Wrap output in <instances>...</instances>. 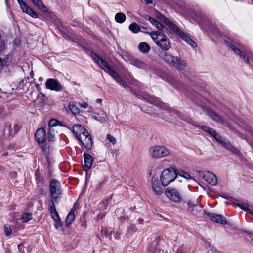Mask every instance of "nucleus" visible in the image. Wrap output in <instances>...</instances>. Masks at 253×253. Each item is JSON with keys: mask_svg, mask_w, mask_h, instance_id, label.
Returning a JSON list of instances; mask_svg holds the SVG:
<instances>
[{"mask_svg": "<svg viewBox=\"0 0 253 253\" xmlns=\"http://www.w3.org/2000/svg\"><path fill=\"white\" fill-rule=\"evenodd\" d=\"M201 128H202V129L203 131H205V132H206L207 133H208V131H209L210 130V128H211L210 127H208V126H201Z\"/></svg>", "mask_w": 253, "mask_h": 253, "instance_id": "4d7b16f0", "label": "nucleus"}, {"mask_svg": "<svg viewBox=\"0 0 253 253\" xmlns=\"http://www.w3.org/2000/svg\"><path fill=\"white\" fill-rule=\"evenodd\" d=\"M33 4L36 6V7H39L40 3V2H42V1L41 0H30Z\"/></svg>", "mask_w": 253, "mask_h": 253, "instance_id": "5fc2aeb1", "label": "nucleus"}, {"mask_svg": "<svg viewBox=\"0 0 253 253\" xmlns=\"http://www.w3.org/2000/svg\"><path fill=\"white\" fill-rule=\"evenodd\" d=\"M200 176L208 184L215 186L217 183V178L215 175L208 171H201Z\"/></svg>", "mask_w": 253, "mask_h": 253, "instance_id": "6e6552de", "label": "nucleus"}, {"mask_svg": "<svg viewBox=\"0 0 253 253\" xmlns=\"http://www.w3.org/2000/svg\"><path fill=\"white\" fill-rule=\"evenodd\" d=\"M18 249L19 253H24V246L23 244H20L18 245Z\"/></svg>", "mask_w": 253, "mask_h": 253, "instance_id": "864d4df0", "label": "nucleus"}, {"mask_svg": "<svg viewBox=\"0 0 253 253\" xmlns=\"http://www.w3.org/2000/svg\"><path fill=\"white\" fill-rule=\"evenodd\" d=\"M117 81L124 87L127 88L129 87L127 84L125 82V81L120 77V76L118 78Z\"/></svg>", "mask_w": 253, "mask_h": 253, "instance_id": "09e8293b", "label": "nucleus"}, {"mask_svg": "<svg viewBox=\"0 0 253 253\" xmlns=\"http://www.w3.org/2000/svg\"><path fill=\"white\" fill-rule=\"evenodd\" d=\"M45 87L46 89L56 92H60L63 91L64 87L57 80L49 78L45 82Z\"/></svg>", "mask_w": 253, "mask_h": 253, "instance_id": "0eeeda50", "label": "nucleus"}, {"mask_svg": "<svg viewBox=\"0 0 253 253\" xmlns=\"http://www.w3.org/2000/svg\"><path fill=\"white\" fill-rule=\"evenodd\" d=\"M48 210L50 212V215L54 221L59 220L60 218L59 215L56 210L55 203L49 202Z\"/></svg>", "mask_w": 253, "mask_h": 253, "instance_id": "a211bd4d", "label": "nucleus"}, {"mask_svg": "<svg viewBox=\"0 0 253 253\" xmlns=\"http://www.w3.org/2000/svg\"><path fill=\"white\" fill-rule=\"evenodd\" d=\"M106 215V213L105 212H100L98 216H97V218L98 219H102L104 217H105V216Z\"/></svg>", "mask_w": 253, "mask_h": 253, "instance_id": "13d9d810", "label": "nucleus"}, {"mask_svg": "<svg viewBox=\"0 0 253 253\" xmlns=\"http://www.w3.org/2000/svg\"><path fill=\"white\" fill-rule=\"evenodd\" d=\"M84 170L88 171L91 167L93 164L92 157L88 154H84Z\"/></svg>", "mask_w": 253, "mask_h": 253, "instance_id": "6ab92c4d", "label": "nucleus"}, {"mask_svg": "<svg viewBox=\"0 0 253 253\" xmlns=\"http://www.w3.org/2000/svg\"><path fill=\"white\" fill-rule=\"evenodd\" d=\"M54 222V227L56 229H58L59 227L62 226V222L60 219H59V220H55Z\"/></svg>", "mask_w": 253, "mask_h": 253, "instance_id": "603ef678", "label": "nucleus"}, {"mask_svg": "<svg viewBox=\"0 0 253 253\" xmlns=\"http://www.w3.org/2000/svg\"><path fill=\"white\" fill-rule=\"evenodd\" d=\"M149 154L153 158L160 159L169 156L170 151L164 146L154 145L150 148Z\"/></svg>", "mask_w": 253, "mask_h": 253, "instance_id": "39448f33", "label": "nucleus"}, {"mask_svg": "<svg viewBox=\"0 0 253 253\" xmlns=\"http://www.w3.org/2000/svg\"><path fill=\"white\" fill-rule=\"evenodd\" d=\"M84 137V141L81 139V141H80L82 145H83L85 148L86 149H90L91 148L93 144V142L92 140L91 136L90 135L89 132L88 133H85L82 136Z\"/></svg>", "mask_w": 253, "mask_h": 253, "instance_id": "4468645a", "label": "nucleus"}, {"mask_svg": "<svg viewBox=\"0 0 253 253\" xmlns=\"http://www.w3.org/2000/svg\"><path fill=\"white\" fill-rule=\"evenodd\" d=\"M137 230V228L136 226L134 224H131L130 225L128 229V233L131 234L134 232H135Z\"/></svg>", "mask_w": 253, "mask_h": 253, "instance_id": "de8ad7c7", "label": "nucleus"}, {"mask_svg": "<svg viewBox=\"0 0 253 253\" xmlns=\"http://www.w3.org/2000/svg\"><path fill=\"white\" fill-rule=\"evenodd\" d=\"M1 61L2 63V68L4 66H7L8 65L10 61H9V57L7 56L6 58H4L3 59H2L1 58Z\"/></svg>", "mask_w": 253, "mask_h": 253, "instance_id": "3c124183", "label": "nucleus"}, {"mask_svg": "<svg viewBox=\"0 0 253 253\" xmlns=\"http://www.w3.org/2000/svg\"><path fill=\"white\" fill-rule=\"evenodd\" d=\"M32 218V214L31 213H24L22 216V219L23 222H27Z\"/></svg>", "mask_w": 253, "mask_h": 253, "instance_id": "37998d69", "label": "nucleus"}, {"mask_svg": "<svg viewBox=\"0 0 253 253\" xmlns=\"http://www.w3.org/2000/svg\"><path fill=\"white\" fill-rule=\"evenodd\" d=\"M161 54L163 55L161 57L163 60L168 65L172 66L174 60H175V57L166 52L162 53Z\"/></svg>", "mask_w": 253, "mask_h": 253, "instance_id": "412c9836", "label": "nucleus"}, {"mask_svg": "<svg viewBox=\"0 0 253 253\" xmlns=\"http://www.w3.org/2000/svg\"><path fill=\"white\" fill-rule=\"evenodd\" d=\"M20 8L23 12L28 14L32 18H38V14L35 12L31 7H30L26 3L20 6Z\"/></svg>", "mask_w": 253, "mask_h": 253, "instance_id": "dca6fc26", "label": "nucleus"}, {"mask_svg": "<svg viewBox=\"0 0 253 253\" xmlns=\"http://www.w3.org/2000/svg\"><path fill=\"white\" fill-rule=\"evenodd\" d=\"M75 209L73 208L70 211L69 214H68L66 219V225H70L72 222L75 219Z\"/></svg>", "mask_w": 253, "mask_h": 253, "instance_id": "393cba45", "label": "nucleus"}, {"mask_svg": "<svg viewBox=\"0 0 253 253\" xmlns=\"http://www.w3.org/2000/svg\"><path fill=\"white\" fill-rule=\"evenodd\" d=\"M244 232L246 233H247V234L250 235V238H251V240L253 242V232H252V231H245Z\"/></svg>", "mask_w": 253, "mask_h": 253, "instance_id": "052dcab7", "label": "nucleus"}, {"mask_svg": "<svg viewBox=\"0 0 253 253\" xmlns=\"http://www.w3.org/2000/svg\"><path fill=\"white\" fill-rule=\"evenodd\" d=\"M129 60L131 64L139 68L146 69L148 68V65L147 64L136 58L130 56Z\"/></svg>", "mask_w": 253, "mask_h": 253, "instance_id": "f8f14e48", "label": "nucleus"}, {"mask_svg": "<svg viewBox=\"0 0 253 253\" xmlns=\"http://www.w3.org/2000/svg\"><path fill=\"white\" fill-rule=\"evenodd\" d=\"M206 215L213 222L220 223L222 225H224L227 223L225 217L222 215L209 212L206 213Z\"/></svg>", "mask_w": 253, "mask_h": 253, "instance_id": "9b49d317", "label": "nucleus"}, {"mask_svg": "<svg viewBox=\"0 0 253 253\" xmlns=\"http://www.w3.org/2000/svg\"><path fill=\"white\" fill-rule=\"evenodd\" d=\"M129 30L134 33H137L140 30V27L135 22H133L129 26Z\"/></svg>", "mask_w": 253, "mask_h": 253, "instance_id": "c9c22d12", "label": "nucleus"}, {"mask_svg": "<svg viewBox=\"0 0 253 253\" xmlns=\"http://www.w3.org/2000/svg\"><path fill=\"white\" fill-rule=\"evenodd\" d=\"M80 106L83 108H86L88 105L87 103H79Z\"/></svg>", "mask_w": 253, "mask_h": 253, "instance_id": "680f3d73", "label": "nucleus"}, {"mask_svg": "<svg viewBox=\"0 0 253 253\" xmlns=\"http://www.w3.org/2000/svg\"><path fill=\"white\" fill-rule=\"evenodd\" d=\"M165 194L168 198L175 202H178L181 200V195L176 189L168 188L166 190Z\"/></svg>", "mask_w": 253, "mask_h": 253, "instance_id": "1a4fd4ad", "label": "nucleus"}, {"mask_svg": "<svg viewBox=\"0 0 253 253\" xmlns=\"http://www.w3.org/2000/svg\"><path fill=\"white\" fill-rule=\"evenodd\" d=\"M217 132L214 130L213 129V128H211L210 130L209 131H208V133L211 135V136H212V137L214 136V135Z\"/></svg>", "mask_w": 253, "mask_h": 253, "instance_id": "6e6d98bb", "label": "nucleus"}, {"mask_svg": "<svg viewBox=\"0 0 253 253\" xmlns=\"http://www.w3.org/2000/svg\"><path fill=\"white\" fill-rule=\"evenodd\" d=\"M187 210L190 212H193L195 208L198 209V206L196 204H194L191 201H188L187 202Z\"/></svg>", "mask_w": 253, "mask_h": 253, "instance_id": "58836bf2", "label": "nucleus"}, {"mask_svg": "<svg viewBox=\"0 0 253 253\" xmlns=\"http://www.w3.org/2000/svg\"><path fill=\"white\" fill-rule=\"evenodd\" d=\"M5 48V43L3 42H0V52L2 51Z\"/></svg>", "mask_w": 253, "mask_h": 253, "instance_id": "bf43d9fd", "label": "nucleus"}, {"mask_svg": "<svg viewBox=\"0 0 253 253\" xmlns=\"http://www.w3.org/2000/svg\"><path fill=\"white\" fill-rule=\"evenodd\" d=\"M221 197L224 198L225 199H229V198H230V197L226 194H223L221 196Z\"/></svg>", "mask_w": 253, "mask_h": 253, "instance_id": "0e129e2a", "label": "nucleus"}, {"mask_svg": "<svg viewBox=\"0 0 253 253\" xmlns=\"http://www.w3.org/2000/svg\"><path fill=\"white\" fill-rule=\"evenodd\" d=\"M72 131L79 141H81L83 139L82 136L84 134L88 133L87 130L81 125H74Z\"/></svg>", "mask_w": 253, "mask_h": 253, "instance_id": "9d476101", "label": "nucleus"}, {"mask_svg": "<svg viewBox=\"0 0 253 253\" xmlns=\"http://www.w3.org/2000/svg\"><path fill=\"white\" fill-rule=\"evenodd\" d=\"M158 241L155 240V241L152 243L149 248L148 251L150 253H158L160 251V249L158 246Z\"/></svg>", "mask_w": 253, "mask_h": 253, "instance_id": "cd10ccee", "label": "nucleus"}, {"mask_svg": "<svg viewBox=\"0 0 253 253\" xmlns=\"http://www.w3.org/2000/svg\"><path fill=\"white\" fill-rule=\"evenodd\" d=\"M38 143L41 146L42 151L45 152L47 149L46 141V132L44 128H41L36 130L35 134Z\"/></svg>", "mask_w": 253, "mask_h": 253, "instance_id": "423d86ee", "label": "nucleus"}, {"mask_svg": "<svg viewBox=\"0 0 253 253\" xmlns=\"http://www.w3.org/2000/svg\"><path fill=\"white\" fill-rule=\"evenodd\" d=\"M126 18L125 14L121 12L117 13L115 17L116 21L119 23H123L125 21Z\"/></svg>", "mask_w": 253, "mask_h": 253, "instance_id": "473e14b6", "label": "nucleus"}, {"mask_svg": "<svg viewBox=\"0 0 253 253\" xmlns=\"http://www.w3.org/2000/svg\"><path fill=\"white\" fill-rule=\"evenodd\" d=\"M18 4L20 5V6L22 5H23L25 2L23 1L22 0H17Z\"/></svg>", "mask_w": 253, "mask_h": 253, "instance_id": "e2e57ef3", "label": "nucleus"}, {"mask_svg": "<svg viewBox=\"0 0 253 253\" xmlns=\"http://www.w3.org/2000/svg\"><path fill=\"white\" fill-rule=\"evenodd\" d=\"M138 222L140 224H143V220L142 218H139L138 220Z\"/></svg>", "mask_w": 253, "mask_h": 253, "instance_id": "774afa93", "label": "nucleus"}, {"mask_svg": "<svg viewBox=\"0 0 253 253\" xmlns=\"http://www.w3.org/2000/svg\"><path fill=\"white\" fill-rule=\"evenodd\" d=\"M198 209L195 208L192 212V214L196 216H200L203 213V212L205 213V214L207 213L203 209H202V207L198 206Z\"/></svg>", "mask_w": 253, "mask_h": 253, "instance_id": "e433bc0d", "label": "nucleus"}, {"mask_svg": "<svg viewBox=\"0 0 253 253\" xmlns=\"http://www.w3.org/2000/svg\"><path fill=\"white\" fill-rule=\"evenodd\" d=\"M222 146L234 154L238 155L240 153V151L234 147L229 141H225Z\"/></svg>", "mask_w": 253, "mask_h": 253, "instance_id": "b1692460", "label": "nucleus"}, {"mask_svg": "<svg viewBox=\"0 0 253 253\" xmlns=\"http://www.w3.org/2000/svg\"><path fill=\"white\" fill-rule=\"evenodd\" d=\"M5 234L7 236H9L11 234V229L9 226L5 225L4 227Z\"/></svg>", "mask_w": 253, "mask_h": 253, "instance_id": "49530a36", "label": "nucleus"}, {"mask_svg": "<svg viewBox=\"0 0 253 253\" xmlns=\"http://www.w3.org/2000/svg\"><path fill=\"white\" fill-rule=\"evenodd\" d=\"M176 178V169L170 167L164 169L161 175V184L164 186L168 185Z\"/></svg>", "mask_w": 253, "mask_h": 253, "instance_id": "20e7f679", "label": "nucleus"}, {"mask_svg": "<svg viewBox=\"0 0 253 253\" xmlns=\"http://www.w3.org/2000/svg\"><path fill=\"white\" fill-rule=\"evenodd\" d=\"M49 126L53 127L56 126H66V125H63V123L56 119H52L50 120L48 124Z\"/></svg>", "mask_w": 253, "mask_h": 253, "instance_id": "f704fd0d", "label": "nucleus"}, {"mask_svg": "<svg viewBox=\"0 0 253 253\" xmlns=\"http://www.w3.org/2000/svg\"><path fill=\"white\" fill-rule=\"evenodd\" d=\"M54 130H52L50 127L49 130L48 131V136H47V140L49 141H54Z\"/></svg>", "mask_w": 253, "mask_h": 253, "instance_id": "79ce46f5", "label": "nucleus"}, {"mask_svg": "<svg viewBox=\"0 0 253 253\" xmlns=\"http://www.w3.org/2000/svg\"><path fill=\"white\" fill-rule=\"evenodd\" d=\"M209 246L211 248V250L215 253V250L216 249L213 246H211L210 244L209 245Z\"/></svg>", "mask_w": 253, "mask_h": 253, "instance_id": "69168bd1", "label": "nucleus"}, {"mask_svg": "<svg viewBox=\"0 0 253 253\" xmlns=\"http://www.w3.org/2000/svg\"><path fill=\"white\" fill-rule=\"evenodd\" d=\"M107 139L109 142L112 143L113 144H115L116 143V140L115 138L110 134L107 135Z\"/></svg>", "mask_w": 253, "mask_h": 253, "instance_id": "8fccbe9b", "label": "nucleus"}, {"mask_svg": "<svg viewBox=\"0 0 253 253\" xmlns=\"http://www.w3.org/2000/svg\"><path fill=\"white\" fill-rule=\"evenodd\" d=\"M158 18L160 21L167 25L173 33L184 40L185 42L187 44H189L192 47L196 48L197 47V44L195 42L192 40L186 33L180 30L169 19L161 14H159Z\"/></svg>", "mask_w": 253, "mask_h": 253, "instance_id": "f257e3e1", "label": "nucleus"}, {"mask_svg": "<svg viewBox=\"0 0 253 253\" xmlns=\"http://www.w3.org/2000/svg\"><path fill=\"white\" fill-rule=\"evenodd\" d=\"M152 186L155 193L157 195H160L163 193L162 187L158 179L154 177L152 178Z\"/></svg>", "mask_w": 253, "mask_h": 253, "instance_id": "2eb2a0df", "label": "nucleus"}, {"mask_svg": "<svg viewBox=\"0 0 253 253\" xmlns=\"http://www.w3.org/2000/svg\"><path fill=\"white\" fill-rule=\"evenodd\" d=\"M138 49L143 53H148L150 50V46L145 42H141L138 45Z\"/></svg>", "mask_w": 253, "mask_h": 253, "instance_id": "bb28decb", "label": "nucleus"}, {"mask_svg": "<svg viewBox=\"0 0 253 253\" xmlns=\"http://www.w3.org/2000/svg\"><path fill=\"white\" fill-rule=\"evenodd\" d=\"M206 114L211 117L214 121L219 123L221 124H224V121L223 119L211 109L207 108L206 110Z\"/></svg>", "mask_w": 253, "mask_h": 253, "instance_id": "ddd939ff", "label": "nucleus"}, {"mask_svg": "<svg viewBox=\"0 0 253 253\" xmlns=\"http://www.w3.org/2000/svg\"><path fill=\"white\" fill-rule=\"evenodd\" d=\"M51 200L49 202L58 203L62 195L61 183L56 179H53L49 184Z\"/></svg>", "mask_w": 253, "mask_h": 253, "instance_id": "7ed1b4c3", "label": "nucleus"}, {"mask_svg": "<svg viewBox=\"0 0 253 253\" xmlns=\"http://www.w3.org/2000/svg\"><path fill=\"white\" fill-rule=\"evenodd\" d=\"M40 4L39 7H37L38 9L41 10L42 12L48 14L49 16L52 18H54L56 17V16L48 10V8L42 2H42H40Z\"/></svg>", "mask_w": 253, "mask_h": 253, "instance_id": "a878e982", "label": "nucleus"}, {"mask_svg": "<svg viewBox=\"0 0 253 253\" xmlns=\"http://www.w3.org/2000/svg\"><path fill=\"white\" fill-rule=\"evenodd\" d=\"M148 20L150 21V22L152 23L154 26H155L157 29H158L161 33L165 32V31L166 32H167L168 29L166 27L164 26L158 21L149 16H148Z\"/></svg>", "mask_w": 253, "mask_h": 253, "instance_id": "f3484780", "label": "nucleus"}, {"mask_svg": "<svg viewBox=\"0 0 253 253\" xmlns=\"http://www.w3.org/2000/svg\"><path fill=\"white\" fill-rule=\"evenodd\" d=\"M35 87L36 88V89L38 90V91H40L41 90V88L40 86V85L39 84H37L36 85H35Z\"/></svg>", "mask_w": 253, "mask_h": 253, "instance_id": "338daca9", "label": "nucleus"}, {"mask_svg": "<svg viewBox=\"0 0 253 253\" xmlns=\"http://www.w3.org/2000/svg\"><path fill=\"white\" fill-rule=\"evenodd\" d=\"M68 108L73 114L75 115L78 114L80 112L79 108L73 102H71L69 103Z\"/></svg>", "mask_w": 253, "mask_h": 253, "instance_id": "7c9ffc66", "label": "nucleus"}, {"mask_svg": "<svg viewBox=\"0 0 253 253\" xmlns=\"http://www.w3.org/2000/svg\"><path fill=\"white\" fill-rule=\"evenodd\" d=\"M175 60L173 62L172 66L178 68L180 70H183L186 67V62L185 60H182L178 57H175Z\"/></svg>", "mask_w": 253, "mask_h": 253, "instance_id": "aec40b11", "label": "nucleus"}, {"mask_svg": "<svg viewBox=\"0 0 253 253\" xmlns=\"http://www.w3.org/2000/svg\"><path fill=\"white\" fill-rule=\"evenodd\" d=\"M213 137L216 140L217 142H218L221 145L225 141L224 139L222 138V137L220 136V135L218 133L216 132Z\"/></svg>", "mask_w": 253, "mask_h": 253, "instance_id": "a19ab883", "label": "nucleus"}, {"mask_svg": "<svg viewBox=\"0 0 253 253\" xmlns=\"http://www.w3.org/2000/svg\"><path fill=\"white\" fill-rule=\"evenodd\" d=\"M107 204H107V200L103 201L102 202H101L99 204L98 208L100 210H102L103 211H104L105 209H106L107 208V207L108 206Z\"/></svg>", "mask_w": 253, "mask_h": 253, "instance_id": "a18cd8bd", "label": "nucleus"}, {"mask_svg": "<svg viewBox=\"0 0 253 253\" xmlns=\"http://www.w3.org/2000/svg\"><path fill=\"white\" fill-rule=\"evenodd\" d=\"M90 56L93 59L95 62L98 64L99 67L101 69L102 67L104 66L105 65H106V62L103 60L102 58L100 57L97 54L93 52H91L90 53Z\"/></svg>", "mask_w": 253, "mask_h": 253, "instance_id": "4be33fe9", "label": "nucleus"}, {"mask_svg": "<svg viewBox=\"0 0 253 253\" xmlns=\"http://www.w3.org/2000/svg\"><path fill=\"white\" fill-rule=\"evenodd\" d=\"M176 177L177 175H179L182 177L185 178L186 179H192V177L190 175V174L182 170H177L176 169Z\"/></svg>", "mask_w": 253, "mask_h": 253, "instance_id": "c756f323", "label": "nucleus"}, {"mask_svg": "<svg viewBox=\"0 0 253 253\" xmlns=\"http://www.w3.org/2000/svg\"><path fill=\"white\" fill-rule=\"evenodd\" d=\"M179 117L183 120L193 125L194 126H198V125L196 123H195L193 119L189 117V116L185 115L184 114H181L179 115Z\"/></svg>", "mask_w": 253, "mask_h": 253, "instance_id": "2f4dec72", "label": "nucleus"}, {"mask_svg": "<svg viewBox=\"0 0 253 253\" xmlns=\"http://www.w3.org/2000/svg\"><path fill=\"white\" fill-rule=\"evenodd\" d=\"M101 69L110 75L116 81L120 77L118 74L114 70L111 69V67L107 63H106V65H105L104 66L102 67Z\"/></svg>", "mask_w": 253, "mask_h": 253, "instance_id": "5701e85b", "label": "nucleus"}, {"mask_svg": "<svg viewBox=\"0 0 253 253\" xmlns=\"http://www.w3.org/2000/svg\"><path fill=\"white\" fill-rule=\"evenodd\" d=\"M37 193L39 195L42 197L46 195V192L44 191L43 186L42 185V183H41V184H39L38 188L37 189Z\"/></svg>", "mask_w": 253, "mask_h": 253, "instance_id": "4c0bfd02", "label": "nucleus"}, {"mask_svg": "<svg viewBox=\"0 0 253 253\" xmlns=\"http://www.w3.org/2000/svg\"><path fill=\"white\" fill-rule=\"evenodd\" d=\"M224 43L230 48H231L235 53H240V49L236 47V46L233 44L232 42H230L227 40L224 41Z\"/></svg>", "mask_w": 253, "mask_h": 253, "instance_id": "72a5a7b5", "label": "nucleus"}, {"mask_svg": "<svg viewBox=\"0 0 253 253\" xmlns=\"http://www.w3.org/2000/svg\"><path fill=\"white\" fill-rule=\"evenodd\" d=\"M240 53H236V54L239 55L240 56V58H241L243 60H244V61L246 63L249 64H250L249 60L248 58L247 57V56L245 55L244 54V53L241 51V50H240Z\"/></svg>", "mask_w": 253, "mask_h": 253, "instance_id": "c03bdc74", "label": "nucleus"}, {"mask_svg": "<svg viewBox=\"0 0 253 253\" xmlns=\"http://www.w3.org/2000/svg\"><path fill=\"white\" fill-rule=\"evenodd\" d=\"M237 206L240 207L245 211L250 213L253 216V210L250 208L249 205L246 203H238Z\"/></svg>", "mask_w": 253, "mask_h": 253, "instance_id": "c85d7f7f", "label": "nucleus"}, {"mask_svg": "<svg viewBox=\"0 0 253 253\" xmlns=\"http://www.w3.org/2000/svg\"><path fill=\"white\" fill-rule=\"evenodd\" d=\"M37 98L40 100L41 103H45L47 100V98L46 97L45 94L40 92L37 96Z\"/></svg>", "mask_w": 253, "mask_h": 253, "instance_id": "ea45409f", "label": "nucleus"}, {"mask_svg": "<svg viewBox=\"0 0 253 253\" xmlns=\"http://www.w3.org/2000/svg\"><path fill=\"white\" fill-rule=\"evenodd\" d=\"M167 33L168 32L161 33L160 31H155L150 34L156 44L165 51H168L171 47V43L166 35Z\"/></svg>", "mask_w": 253, "mask_h": 253, "instance_id": "f03ea898", "label": "nucleus"}]
</instances>
